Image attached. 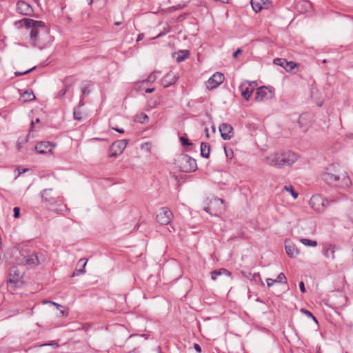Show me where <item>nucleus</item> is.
<instances>
[{"mask_svg":"<svg viewBox=\"0 0 353 353\" xmlns=\"http://www.w3.org/2000/svg\"><path fill=\"white\" fill-rule=\"evenodd\" d=\"M194 350H195L197 352H199V353H201V346H200L199 344L195 343V344L194 345Z\"/></svg>","mask_w":353,"mask_h":353,"instance_id":"49530a36","label":"nucleus"},{"mask_svg":"<svg viewBox=\"0 0 353 353\" xmlns=\"http://www.w3.org/2000/svg\"><path fill=\"white\" fill-rule=\"evenodd\" d=\"M262 1L263 0H251V5L255 12H259L262 10Z\"/></svg>","mask_w":353,"mask_h":353,"instance_id":"a878e982","label":"nucleus"},{"mask_svg":"<svg viewBox=\"0 0 353 353\" xmlns=\"http://www.w3.org/2000/svg\"><path fill=\"white\" fill-rule=\"evenodd\" d=\"M60 313H61V314L62 316H65V315H67V314H68V313H67L65 311H64V310H61V311H60Z\"/></svg>","mask_w":353,"mask_h":353,"instance_id":"13d9d810","label":"nucleus"},{"mask_svg":"<svg viewBox=\"0 0 353 353\" xmlns=\"http://www.w3.org/2000/svg\"><path fill=\"white\" fill-rule=\"evenodd\" d=\"M242 52L241 49L238 48L234 53H233V57L236 58L238 54H241Z\"/></svg>","mask_w":353,"mask_h":353,"instance_id":"8fccbe9b","label":"nucleus"},{"mask_svg":"<svg viewBox=\"0 0 353 353\" xmlns=\"http://www.w3.org/2000/svg\"><path fill=\"white\" fill-rule=\"evenodd\" d=\"M323 179L329 185H337L339 181V176L329 172H325L323 174Z\"/></svg>","mask_w":353,"mask_h":353,"instance_id":"a211bd4d","label":"nucleus"},{"mask_svg":"<svg viewBox=\"0 0 353 353\" xmlns=\"http://www.w3.org/2000/svg\"><path fill=\"white\" fill-rule=\"evenodd\" d=\"M224 210L223 200L218 198L212 199L209 205L204 208L205 212L214 216H218L219 214H221Z\"/></svg>","mask_w":353,"mask_h":353,"instance_id":"7ed1b4c3","label":"nucleus"},{"mask_svg":"<svg viewBox=\"0 0 353 353\" xmlns=\"http://www.w3.org/2000/svg\"><path fill=\"white\" fill-rule=\"evenodd\" d=\"M22 278L23 275L17 267L14 266L10 268L8 282L14 288H21L23 285Z\"/></svg>","mask_w":353,"mask_h":353,"instance_id":"20e7f679","label":"nucleus"},{"mask_svg":"<svg viewBox=\"0 0 353 353\" xmlns=\"http://www.w3.org/2000/svg\"><path fill=\"white\" fill-rule=\"evenodd\" d=\"M190 56V52L187 50H181L177 53V57L176 58V61L178 63H181L185 59L188 58Z\"/></svg>","mask_w":353,"mask_h":353,"instance_id":"b1692460","label":"nucleus"},{"mask_svg":"<svg viewBox=\"0 0 353 353\" xmlns=\"http://www.w3.org/2000/svg\"><path fill=\"white\" fill-rule=\"evenodd\" d=\"M301 242L307 246L315 247L317 245V242L315 241H312L308 239H301Z\"/></svg>","mask_w":353,"mask_h":353,"instance_id":"cd10ccee","label":"nucleus"},{"mask_svg":"<svg viewBox=\"0 0 353 353\" xmlns=\"http://www.w3.org/2000/svg\"><path fill=\"white\" fill-rule=\"evenodd\" d=\"M149 118L148 117L147 114H144V113H141L140 114L138 117H137V120L139 122L141 123H147V121H148Z\"/></svg>","mask_w":353,"mask_h":353,"instance_id":"c756f323","label":"nucleus"},{"mask_svg":"<svg viewBox=\"0 0 353 353\" xmlns=\"http://www.w3.org/2000/svg\"><path fill=\"white\" fill-rule=\"evenodd\" d=\"M22 97L23 98L24 101H30L35 99V96L32 91H26Z\"/></svg>","mask_w":353,"mask_h":353,"instance_id":"bb28decb","label":"nucleus"},{"mask_svg":"<svg viewBox=\"0 0 353 353\" xmlns=\"http://www.w3.org/2000/svg\"><path fill=\"white\" fill-rule=\"evenodd\" d=\"M81 329H84L86 331H88L90 329V325L85 324V325H82L81 327H79L76 328V330H81Z\"/></svg>","mask_w":353,"mask_h":353,"instance_id":"09e8293b","label":"nucleus"},{"mask_svg":"<svg viewBox=\"0 0 353 353\" xmlns=\"http://www.w3.org/2000/svg\"><path fill=\"white\" fill-rule=\"evenodd\" d=\"M243 83H248L249 85V87L250 88H253L254 89V88L257 85V83L256 81H243Z\"/></svg>","mask_w":353,"mask_h":353,"instance_id":"79ce46f5","label":"nucleus"},{"mask_svg":"<svg viewBox=\"0 0 353 353\" xmlns=\"http://www.w3.org/2000/svg\"><path fill=\"white\" fill-rule=\"evenodd\" d=\"M22 143H23L18 142L17 145H18V149H19V150L21 148Z\"/></svg>","mask_w":353,"mask_h":353,"instance_id":"bf43d9fd","label":"nucleus"},{"mask_svg":"<svg viewBox=\"0 0 353 353\" xmlns=\"http://www.w3.org/2000/svg\"><path fill=\"white\" fill-rule=\"evenodd\" d=\"M87 264L85 259H81L77 263L75 270L73 272L72 276H77L85 272V268Z\"/></svg>","mask_w":353,"mask_h":353,"instance_id":"aec40b11","label":"nucleus"},{"mask_svg":"<svg viewBox=\"0 0 353 353\" xmlns=\"http://www.w3.org/2000/svg\"><path fill=\"white\" fill-rule=\"evenodd\" d=\"M296 160L297 155L291 151L275 153L266 157V161L269 165L277 167L290 166Z\"/></svg>","mask_w":353,"mask_h":353,"instance_id":"f257e3e1","label":"nucleus"},{"mask_svg":"<svg viewBox=\"0 0 353 353\" xmlns=\"http://www.w3.org/2000/svg\"><path fill=\"white\" fill-rule=\"evenodd\" d=\"M23 22L27 28H34L38 30L39 28H43L44 23L41 21H34L30 19H23L21 21Z\"/></svg>","mask_w":353,"mask_h":353,"instance_id":"412c9836","label":"nucleus"},{"mask_svg":"<svg viewBox=\"0 0 353 353\" xmlns=\"http://www.w3.org/2000/svg\"><path fill=\"white\" fill-rule=\"evenodd\" d=\"M14 217L17 219L20 216V208L19 207L14 208Z\"/></svg>","mask_w":353,"mask_h":353,"instance_id":"a19ab883","label":"nucleus"},{"mask_svg":"<svg viewBox=\"0 0 353 353\" xmlns=\"http://www.w3.org/2000/svg\"><path fill=\"white\" fill-rule=\"evenodd\" d=\"M28 139L27 138L25 139L24 142H27Z\"/></svg>","mask_w":353,"mask_h":353,"instance_id":"69168bd1","label":"nucleus"},{"mask_svg":"<svg viewBox=\"0 0 353 353\" xmlns=\"http://www.w3.org/2000/svg\"><path fill=\"white\" fill-rule=\"evenodd\" d=\"M224 151L226 157L228 159H232L233 158V151L231 148H228L226 147L224 148Z\"/></svg>","mask_w":353,"mask_h":353,"instance_id":"c9c22d12","label":"nucleus"},{"mask_svg":"<svg viewBox=\"0 0 353 353\" xmlns=\"http://www.w3.org/2000/svg\"><path fill=\"white\" fill-rule=\"evenodd\" d=\"M68 79H69V78H66V79H65V87H66V88H65V89L62 92V93H61V96H64V95H65V93H66V92H67L68 87L69 86V85H67V82H68Z\"/></svg>","mask_w":353,"mask_h":353,"instance_id":"de8ad7c7","label":"nucleus"},{"mask_svg":"<svg viewBox=\"0 0 353 353\" xmlns=\"http://www.w3.org/2000/svg\"><path fill=\"white\" fill-rule=\"evenodd\" d=\"M224 81V76L221 72L214 73L207 81V88L208 89H214L217 88Z\"/></svg>","mask_w":353,"mask_h":353,"instance_id":"1a4fd4ad","label":"nucleus"},{"mask_svg":"<svg viewBox=\"0 0 353 353\" xmlns=\"http://www.w3.org/2000/svg\"><path fill=\"white\" fill-rule=\"evenodd\" d=\"M34 69H35V67H32V68H31L26 71H23V72H14V74L16 77L26 74Z\"/></svg>","mask_w":353,"mask_h":353,"instance_id":"4c0bfd02","label":"nucleus"},{"mask_svg":"<svg viewBox=\"0 0 353 353\" xmlns=\"http://www.w3.org/2000/svg\"><path fill=\"white\" fill-rule=\"evenodd\" d=\"M25 262L28 265H37L43 261V258H39L36 253L28 254L24 258Z\"/></svg>","mask_w":353,"mask_h":353,"instance_id":"dca6fc26","label":"nucleus"},{"mask_svg":"<svg viewBox=\"0 0 353 353\" xmlns=\"http://www.w3.org/2000/svg\"><path fill=\"white\" fill-rule=\"evenodd\" d=\"M43 304L49 303V304L53 305L56 306V307L57 309H59L61 307V305H59V304H58V303H57L55 302H53V301H48V300H43Z\"/></svg>","mask_w":353,"mask_h":353,"instance_id":"ea45409f","label":"nucleus"},{"mask_svg":"<svg viewBox=\"0 0 353 353\" xmlns=\"http://www.w3.org/2000/svg\"><path fill=\"white\" fill-rule=\"evenodd\" d=\"M180 141H181V144L183 146H189V145H192V143L189 141V140L184 137H181Z\"/></svg>","mask_w":353,"mask_h":353,"instance_id":"e433bc0d","label":"nucleus"},{"mask_svg":"<svg viewBox=\"0 0 353 353\" xmlns=\"http://www.w3.org/2000/svg\"><path fill=\"white\" fill-rule=\"evenodd\" d=\"M74 119L77 121H81L83 119L82 113L79 110L78 108H74L73 112Z\"/></svg>","mask_w":353,"mask_h":353,"instance_id":"7c9ffc66","label":"nucleus"},{"mask_svg":"<svg viewBox=\"0 0 353 353\" xmlns=\"http://www.w3.org/2000/svg\"><path fill=\"white\" fill-rule=\"evenodd\" d=\"M176 81V76L174 72H168L161 79V84L164 88H168L174 84Z\"/></svg>","mask_w":353,"mask_h":353,"instance_id":"4468645a","label":"nucleus"},{"mask_svg":"<svg viewBox=\"0 0 353 353\" xmlns=\"http://www.w3.org/2000/svg\"><path fill=\"white\" fill-rule=\"evenodd\" d=\"M284 190L289 192L294 199L298 197V194L294 190L292 186H285Z\"/></svg>","mask_w":353,"mask_h":353,"instance_id":"72a5a7b5","label":"nucleus"},{"mask_svg":"<svg viewBox=\"0 0 353 353\" xmlns=\"http://www.w3.org/2000/svg\"><path fill=\"white\" fill-rule=\"evenodd\" d=\"M35 150L39 154H46L51 152L52 146L49 142H41L35 145Z\"/></svg>","mask_w":353,"mask_h":353,"instance_id":"6ab92c4d","label":"nucleus"},{"mask_svg":"<svg viewBox=\"0 0 353 353\" xmlns=\"http://www.w3.org/2000/svg\"><path fill=\"white\" fill-rule=\"evenodd\" d=\"M267 285L269 288L272 287L275 282L274 279H266Z\"/></svg>","mask_w":353,"mask_h":353,"instance_id":"37998d69","label":"nucleus"},{"mask_svg":"<svg viewBox=\"0 0 353 353\" xmlns=\"http://www.w3.org/2000/svg\"><path fill=\"white\" fill-rule=\"evenodd\" d=\"M301 312L305 314L307 317L311 318L316 323H318L316 318L309 310L303 308L301 310Z\"/></svg>","mask_w":353,"mask_h":353,"instance_id":"c85d7f7f","label":"nucleus"},{"mask_svg":"<svg viewBox=\"0 0 353 353\" xmlns=\"http://www.w3.org/2000/svg\"><path fill=\"white\" fill-rule=\"evenodd\" d=\"M274 92L268 90L265 86H261L256 90L255 100L256 101H263L272 99L274 97Z\"/></svg>","mask_w":353,"mask_h":353,"instance_id":"6e6552de","label":"nucleus"},{"mask_svg":"<svg viewBox=\"0 0 353 353\" xmlns=\"http://www.w3.org/2000/svg\"><path fill=\"white\" fill-rule=\"evenodd\" d=\"M221 137L224 140H230L234 135L233 128L231 125L223 123L219 126Z\"/></svg>","mask_w":353,"mask_h":353,"instance_id":"f8f14e48","label":"nucleus"},{"mask_svg":"<svg viewBox=\"0 0 353 353\" xmlns=\"http://www.w3.org/2000/svg\"><path fill=\"white\" fill-rule=\"evenodd\" d=\"M84 105V103H83V100L81 99L79 101V108H80L81 106H83Z\"/></svg>","mask_w":353,"mask_h":353,"instance_id":"6e6d98bb","label":"nucleus"},{"mask_svg":"<svg viewBox=\"0 0 353 353\" xmlns=\"http://www.w3.org/2000/svg\"><path fill=\"white\" fill-rule=\"evenodd\" d=\"M31 28V30L30 32V39L36 41L37 39L38 34H39V30L34 28Z\"/></svg>","mask_w":353,"mask_h":353,"instance_id":"2f4dec72","label":"nucleus"},{"mask_svg":"<svg viewBox=\"0 0 353 353\" xmlns=\"http://www.w3.org/2000/svg\"><path fill=\"white\" fill-rule=\"evenodd\" d=\"M210 146L208 143L202 142L201 143V155L203 157L208 158L210 156Z\"/></svg>","mask_w":353,"mask_h":353,"instance_id":"5701e85b","label":"nucleus"},{"mask_svg":"<svg viewBox=\"0 0 353 353\" xmlns=\"http://www.w3.org/2000/svg\"><path fill=\"white\" fill-rule=\"evenodd\" d=\"M52 189H45L41 192V196L43 201L53 205L57 203V198L52 195Z\"/></svg>","mask_w":353,"mask_h":353,"instance_id":"ddd939ff","label":"nucleus"},{"mask_svg":"<svg viewBox=\"0 0 353 353\" xmlns=\"http://www.w3.org/2000/svg\"><path fill=\"white\" fill-rule=\"evenodd\" d=\"M88 4L89 5H92V2H93V0H88Z\"/></svg>","mask_w":353,"mask_h":353,"instance_id":"680f3d73","label":"nucleus"},{"mask_svg":"<svg viewBox=\"0 0 353 353\" xmlns=\"http://www.w3.org/2000/svg\"><path fill=\"white\" fill-rule=\"evenodd\" d=\"M121 23V22H115V23H114V24H115L116 26H119Z\"/></svg>","mask_w":353,"mask_h":353,"instance_id":"e2e57ef3","label":"nucleus"},{"mask_svg":"<svg viewBox=\"0 0 353 353\" xmlns=\"http://www.w3.org/2000/svg\"><path fill=\"white\" fill-rule=\"evenodd\" d=\"M309 203L310 206L319 212L324 211L329 205V201L319 194L313 195Z\"/></svg>","mask_w":353,"mask_h":353,"instance_id":"39448f33","label":"nucleus"},{"mask_svg":"<svg viewBox=\"0 0 353 353\" xmlns=\"http://www.w3.org/2000/svg\"><path fill=\"white\" fill-rule=\"evenodd\" d=\"M273 63L275 65L282 67L288 72H291L293 69L298 66V65L294 61H288L286 59L281 58L274 59Z\"/></svg>","mask_w":353,"mask_h":353,"instance_id":"9b49d317","label":"nucleus"},{"mask_svg":"<svg viewBox=\"0 0 353 353\" xmlns=\"http://www.w3.org/2000/svg\"><path fill=\"white\" fill-rule=\"evenodd\" d=\"M40 122V120L39 118L36 119L35 121H32L31 123V126H30V130H32V128H33V126L34 125V123H39Z\"/></svg>","mask_w":353,"mask_h":353,"instance_id":"3c124183","label":"nucleus"},{"mask_svg":"<svg viewBox=\"0 0 353 353\" xmlns=\"http://www.w3.org/2000/svg\"><path fill=\"white\" fill-rule=\"evenodd\" d=\"M157 79V75L155 73H151L148 77L145 79L146 82L152 83Z\"/></svg>","mask_w":353,"mask_h":353,"instance_id":"58836bf2","label":"nucleus"},{"mask_svg":"<svg viewBox=\"0 0 353 353\" xmlns=\"http://www.w3.org/2000/svg\"><path fill=\"white\" fill-rule=\"evenodd\" d=\"M249 85L250 84L248 83L243 82L239 87L242 97L247 101L250 99L252 92L254 91V88L249 87Z\"/></svg>","mask_w":353,"mask_h":353,"instance_id":"f3484780","label":"nucleus"},{"mask_svg":"<svg viewBox=\"0 0 353 353\" xmlns=\"http://www.w3.org/2000/svg\"><path fill=\"white\" fill-rule=\"evenodd\" d=\"M274 281H275V282H277V283H287L286 277L283 272L280 273L277 276L276 279H274Z\"/></svg>","mask_w":353,"mask_h":353,"instance_id":"473e14b6","label":"nucleus"},{"mask_svg":"<svg viewBox=\"0 0 353 353\" xmlns=\"http://www.w3.org/2000/svg\"><path fill=\"white\" fill-rule=\"evenodd\" d=\"M223 274L227 275V276H230V272L229 271H228L225 268H221V269H219L218 270H214V271L211 272L212 279L213 280H216L219 276H220L221 274Z\"/></svg>","mask_w":353,"mask_h":353,"instance_id":"393cba45","label":"nucleus"},{"mask_svg":"<svg viewBox=\"0 0 353 353\" xmlns=\"http://www.w3.org/2000/svg\"><path fill=\"white\" fill-rule=\"evenodd\" d=\"M174 163L180 171L183 172H194L197 168L196 160L185 154H179L175 159Z\"/></svg>","mask_w":353,"mask_h":353,"instance_id":"f03ea898","label":"nucleus"},{"mask_svg":"<svg viewBox=\"0 0 353 353\" xmlns=\"http://www.w3.org/2000/svg\"><path fill=\"white\" fill-rule=\"evenodd\" d=\"M115 131L118 132L119 133H124V130L122 128H113Z\"/></svg>","mask_w":353,"mask_h":353,"instance_id":"603ef678","label":"nucleus"},{"mask_svg":"<svg viewBox=\"0 0 353 353\" xmlns=\"http://www.w3.org/2000/svg\"><path fill=\"white\" fill-rule=\"evenodd\" d=\"M158 353H161L160 347H157Z\"/></svg>","mask_w":353,"mask_h":353,"instance_id":"052dcab7","label":"nucleus"},{"mask_svg":"<svg viewBox=\"0 0 353 353\" xmlns=\"http://www.w3.org/2000/svg\"><path fill=\"white\" fill-rule=\"evenodd\" d=\"M47 344H42V346L46 345ZM50 345V344H48ZM52 344H50L51 345Z\"/></svg>","mask_w":353,"mask_h":353,"instance_id":"338daca9","label":"nucleus"},{"mask_svg":"<svg viewBox=\"0 0 353 353\" xmlns=\"http://www.w3.org/2000/svg\"><path fill=\"white\" fill-rule=\"evenodd\" d=\"M169 32H170V30L167 29L166 30H165L162 32H160L155 38L161 37L164 36L165 34L168 33Z\"/></svg>","mask_w":353,"mask_h":353,"instance_id":"a18cd8bd","label":"nucleus"},{"mask_svg":"<svg viewBox=\"0 0 353 353\" xmlns=\"http://www.w3.org/2000/svg\"><path fill=\"white\" fill-rule=\"evenodd\" d=\"M336 250V247L334 245L330 244L325 247L324 255L326 258L334 260L335 259L334 253Z\"/></svg>","mask_w":353,"mask_h":353,"instance_id":"4be33fe9","label":"nucleus"},{"mask_svg":"<svg viewBox=\"0 0 353 353\" xmlns=\"http://www.w3.org/2000/svg\"><path fill=\"white\" fill-rule=\"evenodd\" d=\"M17 12L21 15L32 16L34 10L29 3L19 1L17 3Z\"/></svg>","mask_w":353,"mask_h":353,"instance_id":"9d476101","label":"nucleus"},{"mask_svg":"<svg viewBox=\"0 0 353 353\" xmlns=\"http://www.w3.org/2000/svg\"><path fill=\"white\" fill-rule=\"evenodd\" d=\"M285 252L289 257L294 258L299 254V251L296 245L290 241L285 242Z\"/></svg>","mask_w":353,"mask_h":353,"instance_id":"2eb2a0df","label":"nucleus"},{"mask_svg":"<svg viewBox=\"0 0 353 353\" xmlns=\"http://www.w3.org/2000/svg\"><path fill=\"white\" fill-rule=\"evenodd\" d=\"M143 34H139L137 38V41H139L143 39Z\"/></svg>","mask_w":353,"mask_h":353,"instance_id":"864d4df0","label":"nucleus"},{"mask_svg":"<svg viewBox=\"0 0 353 353\" xmlns=\"http://www.w3.org/2000/svg\"><path fill=\"white\" fill-rule=\"evenodd\" d=\"M344 180H345V184L346 185H348V183L350 182V179H349V177H348V176H346V179H344Z\"/></svg>","mask_w":353,"mask_h":353,"instance_id":"4d7b16f0","label":"nucleus"},{"mask_svg":"<svg viewBox=\"0 0 353 353\" xmlns=\"http://www.w3.org/2000/svg\"><path fill=\"white\" fill-rule=\"evenodd\" d=\"M181 6H178V7L176 9H181Z\"/></svg>","mask_w":353,"mask_h":353,"instance_id":"0e129e2a","label":"nucleus"},{"mask_svg":"<svg viewBox=\"0 0 353 353\" xmlns=\"http://www.w3.org/2000/svg\"><path fill=\"white\" fill-rule=\"evenodd\" d=\"M128 144L126 139L114 141L110 148V157H117L122 154Z\"/></svg>","mask_w":353,"mask_h":353,"instance_id":"423d86ee","label":"nucleus"},{"mask_svg":"<svg viewBox=\"0 0 353 353\" xmlns=\"http://www.w3.org/2000/svg\"><path fill=\"white\" fill-rule=\"evenodd\" d=\"M299 288H300V290H301V292H303V293H305L306 290H305V284L303 281L300 282L299 283Z\"/></svg>","mask_w":353,"mask_h":353,"instance_id":"c03bdc74","label":"nucleus"},{"mask_svg":"<svg viewBox=\"0 0 353 353\" xmlns=\"http://www.w3.org/2000/svg\"><path fill=\"white\" fill-rule=\"evenodd\" d=\"M172 219L173 214L168 208H161L157 214V221L161 225L169 224Z\"/></svg>","mask_w":353,"mask_h":353,"instance_id":"0eeeda50","label":"nucleus"},{"mask_svg":"<svg viewBox=\"0 0 353 353\" xmlns=\"http://www.w3.org/2000/svg\"><path fill=\"white\" fill-rule=\"evenodd\" d=\"M90 85L85 84L81 88V92L83 95H88L90 93V90L89 89Z\"/></svg>","mask_w":353,"mask_h":353,"instance_id":"f704fd0d","label":"nucleus"},{"mask_svg":"<svg viewBox=\"0 0 353 353\" xmlns=\"http://www.w3.org/2000/svg\"><path fill=\"white\" fill-rule=\"evenodd\" d=\"M154 90V88H148L145 90V92L146 93H152L153 92Z\"/></svg>","mask_w":353,"mask_h":353,"instance_id":"5fc2aeb1","label":"nucleus"}]
</instances>
